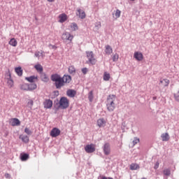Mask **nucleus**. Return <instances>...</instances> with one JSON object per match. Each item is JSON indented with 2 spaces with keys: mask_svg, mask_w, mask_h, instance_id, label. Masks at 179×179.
I'll return each instance as SVG.
<instances>
[{
  "mask_svg": "<svg viewBox=\"0 0 179 179\" xmlns=\"http://www.w3.org/2000/svg\"><path fill=\"white\" fill-rule=\"evenodd\" d=\"M8 44L12 45V47H16V45H17V41H16L15 38H13L10 40Z\"/></svg>",
  "mask_w": 179,
  "mask_h": 179,
  "instance_id": "bb28decb",
  "label": "nucleus"
},
{
  "mask_svg": "<svg viewBox=\"0 0 179 179\" xmlns=\"http://www.w3.org/2000/svg\"><path fill=\"white\" fill-rule=\"evenodd\" d=\"M163 173L164 174V176H170V174H171L170 169H164L163 171Z\"/></svg>",
  "mask_w": 179,
  "mask_h": 179,
  "instance_id": "c9c22d12",
  "label": "nucleus"
},
{
  "mask_svg": "<svg viewBox=\"0 0 179 179\" xmlns=\"http://www.w3.org/2000/svg\"><path fill=\"white\" fill-rule=\"evenodd\" d=\"M69 72L71 75H75V73H76V69H75V66H70L69 67Z\"/></svg>",
  "mask_w": 179,
  "mask_h": 179,
  "instance_id": "cd10ccee",
  "label": "nucleus"
},
{
  "mask_svg": "<svg viewBox=\"0 0 179 179\" xmlns=\"http://www.w3.org/2000/svg\"><path fill=\"white\" fill-rule=\"evenodd\" d=\"M35 57H36V58H40V52H35Z\"/></svg>",
  "mask_w": 179,
  "mask_h": 179,
  "instance_id": "79ce46f5",
  "label": "nucleus"
},
{
  "mask_svg": "<svg viewBox=\"0 0 179 179\" xmlns=\"http://www.w3.org/2000/svg\"><path fill=\"white\" fill-rule=\"evenodd\" d=\"M34 68L39 73H42L43 71H44V69H43V66H41V64H36L34 66Z\"/></svg>",
  "mask_w": 179,
  "mask_h": 179,
  "instance_id": "5701e85b",
  "label": "nucleus"
},
{
  "mask_svg": "<svg viewBox=\"0 0 179 179\" xmlns=\"http://www.w3.org/2000/svg\"><path fill=\"white\" fill-rule=\"evenodd\" d=\"M96 124L99 128H104L107 124V122L106 120H104V118L101 117L97 120Z\"/></svg>",
  "mask_w": 179,
  "mask_h": 179,
  "instance_id": "9b49d317",
  "label": "nucleus"
},
{
  "mask_svg": "<svg viewBox=\"0 0 179 179\" xmlns=\"http://www.w3.org/2000/svg\"><path fill=\"white\" fill-rule=\"evenodd\" d=\"M4 176L6 178H10V175L9 173H6Z\"/></svg>",
  "mask_w": 179,
  "mask_h": 179,
  "instance_id": "37998d69",
  "label": "nucleus"
},
{
  "mask_svg": "<svg viewBox=\"0 0 179 179\" xmlns=\"http://www.w3.org/2000/svg\"><path fill=\"white\" fill-rule=\"evenodd\" d=\"M118 58H119V56L117 54L114 55L113 57V62H115V61H118Z\"/></svg>",
  "mask_w": 179,
  "mask_h": 179,
  "instance_id": "58836bf2",
  "label": "nucleus"
},
{
  "mask_svg": "<svg viewBox=\"0 0 179 179\" xmlns=\"http://www.w3.org/2000/svg\"><path fill=\"white\" fill-rule=\"evenodd\" d=\"M20 138L22 141V142H24V143H29V136L26 135L21 134L20 136Z\"/></svg>",
  "mask_w": 179,
  "mask_h": 179,
  "instance_id": "393cba45",
  "label": "nucleus"
},
{
  "mask_svg": "<svg viewBox=\"0 0 179 179\" xmlns=\"http://www.w3.org/2000/svg\"><path fill=\"white\" fill-rule=\"evenodd\" d=\"M101 179H113V178H110V177L107 178V177H106V176H103V177L101 178Z\"/></svg>",
  "mask_w": 179,
  "mask_h": 179,
  "instance_id": "c03bdc74",
  "label": "nucleus"
},
{
  "mask_svg": "<svg viewBox=\"0 0 179 179\" xmlns=\"http://www.w3.org/2000/svg\"><path fill=\"white\" fill-rule=\"evenodd\" d=\"M24 132L25 134H27V135H31V130L29 129V128H25L24 129Z\"/></svg>",
  "mask_w": 179,
  "mask_h": 179,
  "instance_id": "e433bc0d",
  "label": "nucleus"
},
{
  "mask_svg": "<svg viewBox=\"0 0 179 179\" xmlns=\"http://www.w3.org/2000/svg\"><path fill=\"white\" fill-rule=\"evenodd\" d=\"M61 135V130L55 127L50 131V136L52 138H57V136H59Z\"/></svg>",
  "mask_w": 179,
  "mask_h": 179,
  "instance_id": "9d476101",
  "label": "nucleus"
},
{
  "mask_svg": "<svg viewBox=\"0 0 179 179\" xmlns=\"http://www.w3.org/2000/svg\"><path fill=\"white\" fill-rule=\"evenodd\" d=\"M50 79L52 82H55L56 89H61V87L65 86V83H71L72 80L71 76L64 75L63 77H61L58 74H52Z\"/></svg>",
  "mask_w": 179,
  "mask_h": 179,
  "instance_id": "f257e3e1",
  "label": "nucleus"
},
{
  "mask_svg": "<svg viewBox=\"0 0 179 179\" xmlns=\"http://www.w3.org/2000/svg\"><path fill=\"white\" fill-rule=\"evenodd\" d=\"M48 2H54L55 0H47Z\"/></svg>",
  "mask_w": 179,
  "mask_h": 179,
  "instance_id": "49530a36",
  "label": "nucleus"
},
{
  "mask_svg": "<svg viewBox=\"0 0 179 179\" xmlns=\"http://www.w3.org/2000/svg\"><path fill=\"white\" fill-rule=\"evenodd\" d=\"M137 143H139V138H134V140L133 141V146H135Z\"/></svg>",
  "mask_w": 179,
  "mask_h": 179,
  "instance_id": "4c0bfd02",
  "label": "nucleus"
},
{
  "mask_svg": "<svg viewBox=\"0 0 179 179\" xmlns=\"http://www.w3.org/2000/svg\"><path fill=\"white\" fill-rule=\"evenodd\" d=\"M121 16V10H116L115 13V16H113V17H115V19H118V17H120Z\"/></svg>",
  "mask_w": 179,
  "mask_h": 179,
  "instance_id": "2f4dec72",
  "label": "nucleus"
},
{
  "mask_svg": "<svg viewBox=\"0 0 179 179\" xmlns=\"http://www.w3.org/2000/svg\"><path fill=\"white\" fill-rule=\"evenodd\" d=\"M68 20V15L65 13H62L59 15V23H64Z\"/></svg>",
  "mask_w": 179,
  "mask_h": 179,
  "instance_id": "4468645a",
  "label": "nucleus"
},
{
  "mask_svg": "<svg viewBox=\"0 0 179 179\" xmlns=\"http://www.w3.org/2000/svg\"><path fill=\"white\" fill-rule=\"evenodd\" d=\"M21 90H24L26 92H29V84L28 83H22L20 85Z\"/></svg>",
  "mask_w": 179,
  "mask_h": 179,
  "instance_id": "a878e982",
  "label": "nucleus"
},
{
  "mask_svg": "<svg viewBox=\"0 0 179 179\" xmlns=\"http://www.w3.org/2000/svg\"><path fill=\"white\" fill-rule=\"evenodd\" d=\"M111 76H110V73H107V72H104L103 73V80H105L106 82L110 80Z\"/></svg>",
  "mask_w": 179,
  "mask_h": 179,
  "instance_id": "c85d7f7f",
  "label": "nucleus"
},
{
  "mask_svg": "<svg viewBox=\"0 0 179 179\" xmlns=\"http://www.w3.org/2000/svg\"><path fill=\"white\" fill-rule=\"evenodd\" d=\"M175 99L177 101H179V96L175 94Z\"/></svg>",
  "mask_w": 179,
  "mask_h": 179,
  "instance_id": "a18cd8bd",
  "label": "nucleus"
},
{
  "mask_svg": "<svg viewBox=\"0 0 179 179\" xmlns=\"http://www.w3.org/2000/svg\"><path fill=\"white\" fill-rule=\"evenodd\" d=\"M77 16L80 17V19H85V17H86V13H85L82 9L78 8L77 10Z\"/></svg>",
  "mask_w": 179,
  "mask_h": 179,
  "instance_id": "2eb2a0df",
  "label": "nucleus"
},
{
  "mask_svg": "<svg viewBox=\"0 0 179 179\" xmlns=\"http://www.w3.org/2000/svg\"><path fill=\"white\" fill-rule=\"evenodd\" d=\"M161 138L163 142H168V141H170V135H169V133L162 134Z\"/></svg>",
  "mask_w": 179,
  "mask_h": 179,
  "instance_id": "6ab92c4d",
  "label": "nucleus"
},
{
  "mask_svg": "<svg viewBox=\"0 0 179 179\" xmlns=\"http://www.w3.org/2000/svg\"><path fill=\"white\" fill-rule=\"evenodd\" d=\"M85 54L88 59V64H91L92 65H96L97 60L94 57V53H93V51H87L85 52Z\"/></svg>",
  "mask_w": 179,
  "mask_h": 179,
  "instance_id": "7ed1b4c3",
  "label": "nucleus"
},
{
  "mask_svg": "<svg viewBox=\"0 0 179 179\" xmlns=\"http://www.w3.org/2000/svg\"><path fill=\"white\" fill-rule=\"evenodd\" d=\"M115 100H117L115 95H108L106 100V107L108 111H114L115 110Z\"/></svg>",
  "mask_w": 179,
  "mask_h": 179,
  "instance_id": "f03ea898",
  "label": "nucleus"
},
{
  "mask_svg": "<svg viewBox=\"0 0 179 179\" xmlns=\"http://www.w3.org/2000/svg\"><path fill=\"white\" fill-rule=\"evenodd\" d=\"M25 80L30 83H34V82L38 80V77L36 76H31L30 77H26Z\"/></svg>",
  "mask_w": 179,
  "mask_h": 179,
  "instance_id": "f3484780",
  "label": "nucleus"
},
{
  "mask_svg": "<svg viewBox=\"0 0 179 179\" xmlns=\"http://www.w3.org/2000/svg\"><path fill=\"white\" fill-rule=\"evenodd\" d=\"M139 169V165L137 164H131L130 165V170H138Z\"/></svg>",
  "mask_w": 179,
  "mask_h": 179,
  "instance_id": "c756f323",
  "label": "nucleus"
},
{
  "mask_svg": "<svg viewBox=\"0 0 179 179\" xmlns=\"http://www.w3.org/2000/svg\"><path fill=\"white\" fill-rule=\"evenodd\" d=\"M131 1H135V0H131Z\"/></svg>",
  "mask_w": 179,
  "mask_h": 179,
  "instance_id": "de8ad7c7",
  "label": "nucleus"
},
{
  "mask_svg": "<svg viewBox=\"0 0 179 179\" xmlns=\"http://www.w3.org/2000/svg\"><path fill=\"white\" fill-rule=\"evenodd\" d=\"M134 57L137 61L143 60V55L141 52H135L134 54Z\"/></svg>",
  "mask_w": 179,
  "mask_h": 179,
  "instance_id": "ddd939ff",
  "label": "nucleus"
},
{
  "mask_svg": "<svg viewBox=\"0 0 179 179\" xmlns=\"http://www.w3.org/2000/svg\"><path fill=\"white\" fill-rule=\"evenodd\" d=\"M85 150L87 153H93L96 152V147L94 146V144L87 145L85 147Z\"/></svg>",
  "mask_w": 179,
  "mask_h": 179,
  "instance_id": "423d86ee",
  "label": "nucleus"
},
{
  "mask_svg": "<svg viewBox=\"0 0 179 179\" xmlns=\"http://www.w3.org/2000/svg\"><path fill=\"white\" fill-rule=\"evenodd\" d=\"M28 92H31L37 89V85L36 83L28 84Z\"/></svg>",
  "mask_w": 179,
  "mask_h": 179,
  "instance_id": "4be33fe9",
  "label": "nucleus"
},
{
  "mask_svg": "<svg viewBox=\"0 0 179 179\" xmlns=\"http://www.w3.org/2000/svg\"><path fill=\"white\" fill-rule=\"evenodd\" d=\"M66 94L69 97H75L76 96V91L75 90H68Z\"/></svg>",
  "mask_w": 179,
  "mask_h": 179,
  "instance_id": "aec40b11",
  "label": "nucleus"
},
{
  "mask_svg": "<svg viewBox=\"0 0 179 179\" xmlns=\"http://www.w3.org/2000/svg\"><path fill=\"white\" fill-rule=\"evenodd\" d=\"M9 122L12 127H19L20 125V120L17 118H11Z\"/></svg>",
  "mask_w": 179,
  "mask_h": 179,
  "instance_id": "f8f14e48",
  "label": "nucleus"
},
{
  "mask_svg": "<svg viewBox=\"0 0 179 179\" xmlns=\"http://www.w3.org/2000/svg\"><path fill=\"white\" fill-rule=\"evenodd\" d=\"M59 107L62 110L68 108L69 107V99L65 96L62 97L59 102Z\"/></svg>",
  "mask_w": 179,
  "mask_h": 179,
  "instance_id": "20e7f679",
  "label": "nucleus"
},
{
  "mask_svg": "<svg viewBox=\"0 0 179 179\" xmlns=\"http://www.w3.org/2000/svg\"><path fill=\"white\" fill-rule=\"evenodd\" d=\"M88 99L90 100V101H93V91L90 92L89 94H88Z\"/></svg>",
  "mask_w": 179,
  "mask_h": 179,
  "instance_id": "f704fd0d",
  "label": "nucleus"
},
{
  "mask_svg": "<svg viewBox=\"0 0 179 179\" xmlns=\"http://www.w3.org/2000/svg\"><path fill=\"white\" fill-rule=\"evenodd\" d=\"M82 72L84 73V75H86L87 73V68H83L82 69Z\"/></svg>",
  "mask_w": 179,
  "mask_h": 179,
  "instance_id": "a19ab883",
  "label": "nucleus"
},
{
  "mask_svg": "<svg viewBox=\"0 0 179 179\" xmlns=\"http://www.w3.org/2000/svg\"><path fill=\"white\" fill-rule=\"evenodd\" d=\"M45 108H51L52 107V101L50 99H46L43 103Z\"/></svg>",
  "mask_w": 179,
  "mask_h": 179,
  "instance_id": "dca6fc26",
  "label": "nucleus"
},
{
  "mask_svg": "<svg viewBox=\"0 0 179 179\" xmlns=\"http://www.w3.org/2000/svg\"><path fill=\"white\" fill-rule=\"evenodd\" d=\"M15 72L17 73V76H23V69H22V67H16L15 69Z\"/></svg>",
  "mask_w": 179,
  "mask_h": 179,
  "instance_id": "412c9836",
  "label": "nucleus"
},
{
  "mask_svg": "<svg viewBox=\"0 0 179 179\" xmlns=\"http://www.w3.org/2000/svg\"><path fill=\"white\" fill-rule=\"evenodd\" d=\"M62 40L66 41H72L73 40V35L71 34L69 32H64L62 36Z\"/></svg>",
  "mask_w": 179,
  "mask_h": 179,
  "instance_id": "39448f33",
  "label": "nucleus"
},
{
  "mask_svg": "<svg viewBox=\"0 0 179 179\" xmlns=\"http://www.w3.org/2000/svg\"><path fill=\"white\" fill-rule=\"evenodd\" d=\"M27 159H29V155H27V154H24L21 156V160L22 162H26V160H27Z\"/></svg>",
  "mask_w": 179,
  "mask_h": 179,
  "instance_id": "473e14b6",
  "label": "nucleus"
},
{
  "mask_svg": "<svg viewBox=\"0 0 179 179\" xmlns=\"http://www.w3.org/2000/svg\"><path fill=\"white\" fill-rule=\"evenodd\" d=\"M103 153L106 155V156H108L110 153H111V146L110 145V143H106L104 144L103 148Z\"/></svg>",
  "mask_w": 179,
  "mask_h": 179,
  "instance_id": "1a4fd4ad",
  "label": "nucleus"
},
{
  "mask_svg": "<svg viewBox=\"0 0 179 179\" xmlns=\"http://www.w3.org/2000/svg\"><path fill=\"white\" fill-rule=\"evenodd\" d=\"M159 165H160V164L159 163V162H157L154 166L155 170H157V169H159Z\"/></svg>",
  "mask_w": 179,
  "mask_h": 179,
  "instance_id": "ea45409f",
  "label": "nucleus"
},
{
  "mask_svg": "<svg viewBox=\"0 0 179 179\" xmlns=\"http://www.w3.org/2000/svg\"><path fill=\"white\" fill-rule=\"evenodd\" d=\"M34 104V101H33V99H29L28 101L27 106H28V107H30V108H31L33 107Z\"/></svg>",
  "mask_w": 179,
  "mask_h": 179,
  "instance_id": "72a5a7b5",
  "label": "nucleus"
},
{
  "mask_svg": "<svg viewBox=\"0 0 179 179\" xmlns=\"http://www.w3.org/2000/svg\"><path fill=\"white\" fill-rule=\"evenodd\" d=\"M41 79L43 82H48L50 80V78L45 73H41Z\"/></svg>",
  "mask_w": 179,
  "mask_h": 179,
  "instance_id": "b1692460",
  "label": "nucleus"
},
{
  "mask_svg": "<svg viewBox=\"0 0 179 179\" xmlns=\"http://www.w3.org/2000/svg\"><path fill=\"white\" fill-rule=\"evenodd\" d=\"M8 78H7L8 87H9V89H11V87H13V86H15V83L13 82V80L12 79V74H10V71H8Z\"/></svg>",
  "mask_w": 179,
  "mask_h": 179,
  "instance_id": "6e6552de",
  "label": "nucleus"
},
{
  "mask_svg": "<svg viewBox=\"0 0 179 179\" xmlns=\"http://www.w3.org/2000/svg\"><path fill=\"white\" fill-rule=\"evenodd\" d=\"M71 30H73V31H76V30H78V24L75 22H73L71 24Z\"/></svg>",
  "mask_w": 179,
  "mask_h": 179,
  "instance_id": "7c9ffc66",
  "label": "nucleus"
},
{
  "mask_svg": "<svg viewBox=\"0 0 179 179\" xmlns=\"http://www.w3.org/2000/svg\"><path fill=\"white\" fill-rule=\"evenodd\" d=\"M159 85V86H162V87H169V85H170V80L167 78H160Z\"/></svg>",
  "mask_w": 179,
  "mask_h": 179,
  "instance_id": "0eeeda50",
  "label": "nucleus"
},
{
  "mask_svg": "<svg viewBox=\"0 0 179 179\" xmlns=\"http://www.w3.org/2000/svg\"><path fill=\"white\" fill-rule=\"evenodd\" d=\"M105 52L106 55H111V54H113V48L110 45L105 46Z\"/></svg>",
  "mask_w": 179,
  "mask_h": 179,
  "instance_id": "a211bd4d",
  "label": "nucleus"
}]
</instances>
